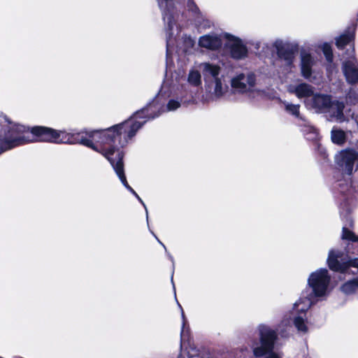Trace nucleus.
Wrapping results in <instances>:
<instances>
[{"label":"nucleus","mask_w":358,"mask_h":358,"mask_svg":"<svg viewBox=\"0 0 358 358\" xmlns=\"http://www.w3.org/2000/svg\"><path fill=\"white\" fill-rule=\"evenodd\" d=\"M230 87L228 86L227 94L222 99L227 101H236L237 96H254L258 93L257 89V77L253 72L239 73L230 80Z\"/></svg>","instance_id":"obj_7"},{"label":"nucleus","mask_w":358,"mask_h":358,"mask_svg":"<svg viewBox=\"0 0 358 358\" xmlns=\"http://www.w3.org/2000/svg\"><path fill=\"white\" fill-rule=\"evenodd\" d=\"M294 324L298 331L306 334L308 331V327L307 324V318L306 316L303 315H296L294 316L293 320Z\"/></svg>","instance_id":"obj_22"},{"label":"nucleus","mask_w":358,"mask_h":358,"mask_svg":"<svg viewBox=\"0 0 358 358\" xmlns=\"http://www.w3.org/2000/svg\"><path fill=\"white\" fill-rule=\"evenodd\" d=\"M315 63V59L308 52H302L301 54V73L306 80L312 81L313 66Z\"/></svg>","instance_id":"obj_18"},{"label":"nucleus","mask_w":358,"mask_h":358,"mask_svg":"<svg viewBox=\"0 0 358 358\" xmlns=\"http://www.w3.org/2000/svg\"><path fill=\"white\" fill-rule=\"evenodd\" d=\"M164 84L159 93L145 108L137 111L127 120L112 128L120 130L127 137H134L137 131L148 120L154 119L164 112L174 111L182 104L192 101L194 95L186 87L173 85L170 90Z\"/></svg>","instance_id":"obj_2"},{"label":"nucleus","mask_w":358,"mask_h":358,"mask_svg":"<svg viewBox=\"0 0 358 358\" xmlns=\"http://www.w3.org/2000/svg\"><path fill=\"white\" fill-rule=\"evenodd\" d=\"M323 52L325 55V57L328 62H332L333 60V52L331 48L328 45H324L323 48Z\"/></svg>","instance_id":"obj_27"},{"label":"nucleus","mask_w":358,"mask_h":358,"mask_svg":"<svg viewBox=\"0 0 358 358\" xmlns=\"http://www.w3.org/2000/svg\"><path fill=\"white\" fill-rule=\"evenodd\" d=\"M354 274H342L340 280H345L341 285L339 290L345 296H351L358 292V268L353 269Z\"/></svg>","instance_id":"obj_14"},{"label":"nucleus","mask_w":358,"mask_h":358,"mask_svg":"<svg viewBox=\"0 0 358 358\" xmlns=\"http://www.w3.org/2000/svg\"><path fill=\"white\" fill-rule=\"evenodd\" d=\"M308 130L310 131V134L313 135L311 137L312 138H314L317 136V131L315 128L313 127H308Z\"/></svg>","instance_id":"obj_28"},{"label":"nucleus","mask_w":358,"mask_h":358,"mask_svg":"<svg viewBox=\"0 0 358 358\" xmlns=\"http://www.w3.org/2000/svg\"><path fill=\"white\" fill-rule=\"evenodd\" d=\"M223 36L226 39L224 45L232 58L243 59L248 56V48L240 38L229 34H224Z\"/></svg>","instance_id":"obj_11"},{"label":"nucleus","mask_w":358,"mask_h":358,"mask_svg":"<svg viewBox=\"0 0 358 358\" xmlns=\"http://www.w3.org/2000/svg\"><path fill=\"white\" fill-rule=\"evenodd\" d=\"M158 6L162 10L163 19L166 26V57L167 59L172 52V36L173 35V29L176 27V21L179 14L177 10L176 3L179 2H186L188 10L196 13L199 8L193 0H156Z\"/></svg>","instance_id":"obj_6"},{"label":"nucleus","mask_w":358,"mask_h":358,"mask_svg":"<svg viewBox=\"0 0 358 358\" xmlns=\"http://www.w3.org/2000/svg\"><path fill=\"white\" fill-rule=\"evenodd\" d=\"M275 45L279 57L285 61V64L289 68H291L294 59V52L287 49L285 45L282 44V41H276Z\"/></svg>","instance_id":"obj_19"},{"label":"nucleus","mask_w":358,"mask_h":358,"mask_svg":"<svg viewBox=\"0 0 358 358\" xmlns=\"http://www.w3.org/2000/svg\"><path fill=\"white\" fill-rule=\"evenodd\" d=\"M342 69L348 83H358V64L354 55V48L350 50L348 58L343 62Z\"/></svg>","instance_id":"obj_12"},{"label":"nucleus","mask_w":358,"mask_h":358,"mask_svg":"<svg viewBox=\"0 0 358 358\" xmlns=\"http://www.w3.org/2000/svg\"><path fill=\"white\" fill-rule=\"evenodd\" d=\"M152 235L155 237V238L157 240V241L164 247L165 250H166V246L160 241V240L157 237V236L152 232Z\"/></svg>","instance_id":"obj_29"},{"label":"nucleus","mask_w":358,"mask_h":358,"mask_svg":"<svg viewBox=\"0 0 358 358\" xmlns=\"http://www.w3.org/2000/svg\"><path fill=\"white\" fill-rule=\"evenodd\" d=\"M284 105H285V110L288 113L294 115L296 117H298V118H300L302 120V117L300 116V113H299L300 106L299 104H293V103H290L288 102H285Z\"/></svg>","instance_id":"obj_25"},{"label":"nucleus","mask_w":358,"mask_h":358,"mask_svg":"<svg viewBox=\"0 0 358 358\" xmlns=\"http://www.w3.org/2000/svg\"><path fill=\"white\" fill-rule=\"evenodd\" d=\"M201 71L205 83L206 94L203 95L205 102L222 100L227 94L228 85L225 76L222 73V67L209 62L197 65Z\"/></svg>","instance_id":"obj_4"},{"label":"nucleus","mask_w":358,"mask_h":358,"mask_svg":"<svg viewBox=\"0 0 358 358\" xmlns=\"http://www.w3.org/2000/svg\"><path fill=\"white\" fill-rule=\"evenodd\" d=\"M222 45V36L216 33L205 34L199 39V45L209 50H216L221 48Z\"/></svg>","instance_id":"obj_15"},{"label":"nucleus","mask_w":358,"mask_h":358,"mask_svg":"<svg viewBox=\"0 0 358 358\" xmlns=\"http://www.w3.org/2000/svg\"><path fill=\"white\" fill-rule=\"evenodd\" d=\"M291 320L283 319L278 326V329H273L270 326L261 324L257 327L259 342L254 341L251 345L255 357L263 358H282L280 352L275 351L278 345V336L277 331L282 327H289Z\"/></svg>","instance_id":"obj_5"},{"label":"nucleus","mask_w":358,"mask_h":358,"mask_svg":"<svg viewBox=\"0 0 358 358\" xmlns=\"http://www.w3.org/2000/svg\"><path fill=\"white\" fill-rule=\"evenodd\" d=\"M132 137H127L123 131L109 127L103 130L69 133L50 128V134H45L43 139L56 143L82 144L101 153L113 166L122 185L132 193L144 206L147 221L148 212L145 204L128 184L124 172L123 152L120 149L125 146Z\"/></svg>","instance_id":"obj_1"},{"label":"nucleus","mask_w":358,"mask_h":358,"mask_svg":"<svg viewBox=\"0 0 358 358\" xmlns=\"http://www.w3.org/2000/svg\"><path fill=\"white\" fill-rule=\"evenodd\" d=\"M331 276L327 268H320L311 273L308 278V296L316 300L324 299L329 292Z\"/></svg>","instance_id":"obj_9"},{"label":"nucleus","mask_w":358,"mask_h":358,"mask_svg":"<svg viewBox=\"0 0 358 358\" xmlns=\"http://www.w3.org/2000/svg\"><path fill=\"white\" fill-rule=\"evenodd\" d=\"M289 93L294 94L299 99H310L314 94V87L306 83L298 85H290L287 87Z\"/></svg>","instance_id":"obj_17"},{"label":"nucleus","mask_w":358,"mask_h":358,"mask_svg":"<svg viewBox=\"0 0 358 358\" xmlns=\"http://www.w3.org/2000/svg\"><path fill=\"white\" fill-rule=\"evenodd\" d=\"M201 71L197 67V69H190L188 76H187V82L188 83L193 87H199L201 85Z\"/></svg>","instance_id":"obj_20"},{"label":"nucleus","mask_w":358,"mask_h":358,"mask_svg":"<svg viewBox=\"0 0 358 358\" xmlns=\"http://www.w3.org/2000/svg\"><path fill=\"white\" fill-rule=\"evenodd\" d=\"M347 222L348 223L343 227L342 238L354 242L357 241L358 237L348 229V227H351L352 226V220L350 218H348Z\"/></svg>","instance_id":"obj_23"},{"label":"nucleus","mask_w":358,"mask_h":358,"mask_svg":"<svg viewBox=\"0 0 358 358\" xmlns=\"http://www.w3.org/2000/svg\"><path fill=\"white\" fill-rule=\"evenodd\" d=\"M170 259H171L172 262H173V257L170 256Z\"/></svg>","instance_id":"obj_31"},{"label":"nucleus","mask_w":358,"mask_h":358,"mask_svg":"<svg viewBox=\"0 0 358 358\" xmlns=\"http://www.w3.org/2000/svg\"><path fill=\"white\" fill-rule=\"evenodd\" d=\"M331 99V95L314 93L312 97L305 100V104L308 108L315 110L317 113H326Z\"/></svg>","instance_id":"obj_13"},{"label":"nucleus","mask_w":358,"mask_h":358,"mask_svg":"<svg viewBox=\"0 0 358 358\" xmlns=\"http://www.w3.org/2000/svg\"><path fill=\"white\" fill-rule=\"evenodd\" d=\"M330 270L342 274H354V268H358V258L350 257L346 252L338 249L329 250L327 259Z\"/></svg>","instance_id":"obj_8"},{"label":"nucleus","mask_w":358,"mask_h":358,"mask_svg":"<svg viewBox=\"0 0 358 358\" xmlns=\"http://www.w3.org/2000/svg\"><path fill=\"white\" fill-rule=\"evenodd\" d=\"M326 113L329 117L340 123L348 121L349 117L353 118L354 115L351 109L346 108L343 101L332 99Z\"/></svg>","instance_id":"obj_10"},{"label":"nucleus","mask_w":358,"mask_h":358,"mask_svg":"<svg viewBox=\"0 0 358 358\" xmlns=\"http://www.w3.org/2000/svg\"><path fill=\"white\" fill-rule=\"evenodd\" d=\"M180 307H181L180 305H179ZM181 316H182V330H181V333H180V337H181V346L182 345V343L185 342V341L186 339H187L188 336H189V330H188V328H186V323H187V320L185 318V313L183 312V310L181 309Z\"/></svg>","instance_id":"obj_26"},{"label":"nucleus","mask_w":358,"mask_h":358,"mask_svg":"<svg viewBox=\"0 0 358 358\" xmlns=\"http://www.w3.org/2000/svg\"><path fill=\"white\" fill-rule=\"evenodd\" d=\"M355 99L356 100H358V96H357V97H355Z\"/></svg>","instance_id":"obj_32"},{"label":"nucleus","mask_w":358,"mask_h":358,"mask_svg":"<svg viewBox=\"0 0 358 358\" xmlns=\"http://www.w3.org/2000/svg\"><path fill=\"white\" fill-rule=\"evenodd\" d=\"M50 134V128L36 126L31 128L11 122L6 115L0 119V154L15 146L35 141H48L43 139Z\"/></svg>","instance_id":"obj_3"},{"label":"nucleus","mask_w":358,"mask_h":358,"mask_svg":"<svg viewBox=\"0 0 358 358\" xmlns=\"http://www.w3.org/2000/svg\"><path fill=\"white\" fill-rule=\"evenodd\" d=\"M354 39L353 33H345L336 38V46L339 49H343L347 44Z\"/></svg>","instance_id":"obj_24"},{"label":"nucleus","mask_w":358,"mask_h":358,"mask_svg":"<svg viewBox=\"0 0 358 358\" xmlns=\"http://www.w3.org/2000/svg\"><path fill=\"white\" fill-rule=\"evenodd\" d=\"M315 301L317 300L308 296V291L303 292L301 298L294 303L293 314L306 316V312L310 308Z\"/></svg>","instance_id":"obj_16"},{"label":"nucleus","mask_w":358,"mask_h":358,"mask_svg":"<svg viewBox=\"0 0 358 358\" xmlns=\"http://www.w3.org/2000/svg\"><path fill=\"white\" fill-rule=\"evenodd\" d=\"M331 138L334 143L342 145L346 141V133L340 129L334 127L331 131Z\"/></svg>","instance_id":"obj_21"},{"label":"nucleus","mask_w":358,"mask_h":358,"mask_svg":"<svg viewBox=\"0 0 358 358\" xmlns=\"http://www.w3.org/2000/svg\"><path fill=\"white\" fill-rule=\"evenodd\" d=\"M354 96V92H353V90H350L349 93H348V98L350 99H352V97Z\"/></svg>","instance_id":"obj_30"}]
</instances>
